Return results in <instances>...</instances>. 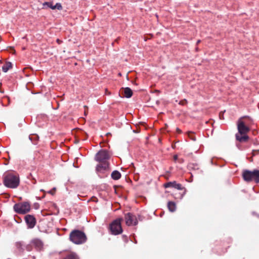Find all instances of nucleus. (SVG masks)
I'll return each instance as SVG.
<instances>
[{
    "mask_svg": "<svg viewBox=\"0 0 259 259\" xmlns=\"http://www.w3.org/2000/svg\"><path fill=\"white\" fill-rule=\"evenodd\" d=\"M110 158L109 152L105 150L99 151L96 155L95 160L100 163L97 165L96 170L100 178H104L108 176V172L109 171L108 160Z\"/></svg>",
    "mask_w": 259,
    "mask_h": 259,
    "instance_id": "1",
    "label": "nucleus"
},
{
    "mask_svg": "<svg viewBox=\"0 0 259 259\" xmlns=\"http://www.w3.org/2000/svg\"><path fill=\"white\" fill-rule=\"evenodd\" d=\"M4 185L7 188L15 189L20 183L19 176L13 171L7 172L3 176Z\"/></svg>",
    "mask_w": 259,
    "mask_h": 259,
    "instance_id": "2",
    "label": "nucleus"
},
{
    "mask_svg": "<svg viewBox=\"0 0 259 259\" xmlns=\"http://www.w3.org/2000/svg\"><path fill=\"white\" fill-rule=\"evenodd\" d=\"M238 133L236 134V140L240 142H245L249 139L247 134L249 132L250 128L241 119L237 122Z\"/></svg>",
    "mask_w": 259,
    "mask_h": 259,
    "instance_id": "3",
    "label": "nucleus"
},
{
    "mask_svg": "<svg viewBox=\"0 0 259 259\" xmlns=\"http://www.w3.org/2000/svg\"><path fill=\"white\" fill-rule=\"evenodd\" d=\"M69 238L71 241L76 244H83L87 239L84 233L78 230L72 231L70 234Z\"/></svg>",
    "mask_w": 259,
    "mask_h": 259,
    "instance_id": "4",
    "label": "nucleus"
},
{
    "mask_svg": "<svg viewBox=\"0 0 259 259\" xmlns=\"http://www.w3.org/2000/svg\"><path fill=\"white\" fill-rule=\"evenodd\" d=\"M242 177L244 181L246 182L254 181L256 183H259V170H244L242 172Z\"/></svg>",
    "mask_w": 259,
    "mask_h": 259,
    "instance_id": "5",
    "label": "nucleus"
},
{
    "mask_svg": "<svg viewBox=\"0 0 259 259\" xmlns=\"http://www.w3.org/2000/svg\"><path fill=\"white\" fill-rule=\"evenodd\" d=\"M122 221V218H119L113 221L111 223L109 228L112 234L116 235L120 234L122 232V229L121 226V222Z\"/></svg>",
    "mask_w": 259,
    "mask_h": 259,
    "instance_id": "6",
    "label": "nucleus"
},
{
    "mask_svg": "<svg viewBox=\"0 0 259 259\" xmlns=\"http://www.w3.org/2000/svg\"><path fill=\"white\" fill-rule=\"evenodd\" d=\"M33 247L37 251H41L44 249V243L38 238H34L32 239L30 243L26 246V249L29 251H31Z\"/></svg>",
    "mask_w": 259,
    "mask_h": 259,
    "instance_id": "7",
    "label": "nucleus"
},
{
    "mask_svg": "<svg viewBox=\"0 0 259 259\" xmlns=\"http://www.w3.org/2000/svg\"><path fill=\"white\" fill-rule=\"evenodd\" d=\"M14 209L18 213L25 214L29 211L30 205L26 202L19 203L14 205Z\"/></svg>",
    "mask_w": 259,
    "mask_h": 259,
    "instance_id": "8",
    "label": "nucleus"
},
{
    "mask_svg": "<svg viewBox=\"0 0 259 259\" xmlns=\"http://www.w3.org/2000/svg\"><path fill=\"white\" fill-rule=\"evenodd\" d=\"M125 224L127 226H135L138 224V221L135 215L131 213H127L124 217Z\"/></svg>",
    "mask_w": 259,
    "mask_h": 259,
    "instance_id": "9",
    "label": "nucleus"
},
{
    "mask_svg": "<svg viewBox=\"0 0 259 259\" xmlns=\"http://www.w3.org/2000/svg\"><path fill=\"white\" fill-rule=\"evenodd\" d=\"M25 220L28 228H33L36 224L35 219L33 215L29 214L26 215L25 217Z\"/></svg>",
    "mask_w": 259,
    "mask_h": 259,
    "instance_id": "10",
    "label": "nucleus"
},
{
    "mask_svg": "<svg viewBox=\"0 0 259 259\" xmlns=\"http://www.w3.org/2000/svg\"><path fill=\"white\" fill-rule=\"evenodd\" d=\"M165 188L172 187L178 190H182L184 188L180 184L177 183L176 181L168 182L164 184Z\"/></svg>",
    "mask_w": 259,
    "mask_h": 259,
    "instance_id": "11",
    "label": "nucleus"
},
{
    "mask_svg": "<svg viewBox=\"0 0 259 259\" xmlns=\"http://www.w3.org/2000/svg\"><path fill=\"white\" fill-rule=\"evenodd\" d=\"M123 94L126 98H130L133 95V92L130 88H125L123 89Z\"/></svg>",
    "mask_w": 259,
    "mask_h": 259,
    "instance_id": "12",
    "label": "nucleus"
},
{
    "mask_svg": "<svg viewBox=\"0 0 259 259\" xmlns=\"http://www.w3.org/2000/svg\"><path fill=\"white\" fill-rule=\"evenodd\" d=\"M167 207L171 212H174L176 210V204L173 201H169L167 203Z\"/></svg>",
    "mask_w": 259,
    "mask_h": 259,
    "instance_id": "13",
    "label": "nucleus"
},
{
    "mask_svg": "<svg viewBox=\"0 0 259 259\" xmlns=\"http://www.w3.org/2000/svg\"><path fill=\"white\" fill-rule=\"evenodd\" d=\"M121 177L120 173L117 170L113 171L111 174V178L115 180L119 179Z\"/></svg>",
    "mask_w": 259,
    "mask_h": 259,
    "instance_id": "14",
    "label": "nucleus"
},
{
    "mask_svg": "<svg viewBox=\"0 0 259 259\" xmlns=\"http://www.w3.org/2000/svg\"><path fill=\"white\" fill-rule=\"evenodd\" d=\"M12 67V64L10 62H7L3 66L2 70L4 72H7Z\"/></svg>",
    "mask_w": 259,
    "mask_h": 259,
    "instance_id": "15",
    "label": "nucleus"
},
{
    "mask_svg": "<svg viewBox=\"0 0 259 259\" xmlns=\"http://www.w3.org/2000/svg\"><path fill=\"white\" fill-rule=\"evenodd\" d=\"M188 168L189 170H196L199 169V166L195 163H189L188 165Z\"/></svg>",
    "mask_w": 259,
    "mask_h": 259,
    "instance_id": "16",
    "label": "nucleus"
},
{
    "mask_svg": "<svg viewBox=\"0 0 259 259\" xmlns=\"http://www.w3.org/2000/svg\"><path fill=\"white\" fill-rule=\"evenodd\" d=\"M64 259H79V258L76 253L71 252L68 254Z\"/></svg>",
    "mask_w": 259,
    "mask_h": 259,
    "instance_id": "17",
    "label": "nucleus"
},
{
    "mask_svg": "<svg viewBox=\"0 0 259 259\" xmlns=\"http://www.w3.org/2000/svg\"><path fill=\"white\" fill-rule=\"evenodd\" d=\"M29 139L32 141L33 144H37L38 137L37 135H30L29 136Z\"/></svg>",
    "mask_w": 259,
    "mask_h": 259,
    "instance_id": "18",
    "label": "nucleus"
},
{
    "mask_svg": "<svg viewBox=\"0 0 259 259\" xmlns=\"http://www.w3.org/2000/svg\"><path fill=\"white\" fill-rule=\"evenodd\" d=\"M16 247L17 249L20 251H23L24 250L23 248V243L22 242H17L15 244Z\"/></svg>",
    "mask_w": 259,
    "mask_h": 259,
    "instance_id": "19",
    "label": "nucleus"
},
{
    "mask_svg": "<svg viewBox=\"0 0 259 259\" xmlns=\"http://www.w3.org/2000/svg\"><path fill=\"white\" fill-rule=\"evenodd\" d=\"M47 6L48 7L50 8L52 10H54V6L53 5L52 2H45L43 4V6Z\"/></svg>",
    "mask_w": 259,
    "mask_h": 259,
    "instance_id": "20",
    "label": "nucleus"
},
{
    "mask_svg": "<svg viewBox=\"0 0 259 259\" xmlns=\"http://www.w3.org/2000/svg\"><path fill=\"white\" fill-rule=\"evenodd\" d=\"M55 9H58L59 10H61L62 9V6L60 3H57L54 7Z\"/></svg>",
    "mask_w": 259,
    "mask_h": 259,
    "instance_id": "21",
    "label": "nucleus"
},
{
    "mask_svg": "<svg viewBox=\"0 0 259 259\" xmlns=\"http://www.w3.org/2000/svg\"><path fill=\"white\" fill-rule=\"evenodd\" d=\"M187 101L186 100H184L183 101H181L180 102L179 104L181 105H185L187 103Z\"/></svg>",
    "mask_w": 259,
    "mask_h": 259,
    "instance_id": "22",
    "label": "nucleus"
},
{
    "mask_svg": "<svg viewBox=\"0 0 259 259\" xmlns=\"http://www.w3.org/2000/svg\"><path fill=\"white\" fill-rule=\"evenodd\" d=\"M174 160H175V161L177 160H178V155H174Z\"/></svg>",
    "mask_w": 259,
    "mask_h": 259,
    "instance_id": "23",
    "label": "nucleus"
},
{
    "mask_svg": "<svg viewBox=\"0 0 259 259\" xmlns=\"http://www.w3.org/2000/svg\"><path fill=\"white\" fill-rule=\"evenodd\" d=\"M123 238H124V239H125V241H127V237H126V236H123Z\"/></svg>",
    "mask_w": 259,
    "mask_h": 259,
    "instance_id": "24",
    "label": "nucleus"
},
{
    "mask_svg": "<svg viewBox=\"0 0 259 259\" xmlns=\"http://www.w3.org/2000/svg\"><path fill=\"white\" fill-rule=\"evenodd\" d=\"M201 40H198L197 42H196V44L198 45L199 44Z\"/></svg>",
    "mask_w": 259,
    "mask_h": 259,
    "instance_id": "25",
    "label": "nucleus"
},
{
    "mask_svg": "<svg viewBox=\"0 0 259 259\" xmlns=\"http://www.w3.org/2000/svg\"><path fill=\"white\" fill-rule=\"evenodd\" d=\"M191 139L192 140H193V141H195V138H192H192H191Z\"/></svg>",
    "mask_w": 259,
    "mask_h": 259,
    "instance_id": "26",
    "label": "nucleus"
},
{
    "mask_svg": "<svg viewBox=\"0 0 259 259\" xmlns=\"http://www.w3.org/2000/svg\"><path fill=\"white\" fill-rule=\"evenodd\" d=\"M196 51H198V48L197 47L196 48Z\"/></svg>",
    "mask_w": 259,
    "mask_h": 259,
    "instance_id": "27",
    "label": "nucleus"
},
{
    "mask_svg": "<svg viewBox=\"0 0 259 259\" xmlns=\"http://www.w3.org/2000/svg\"><path fill=\"white\" fill-rule=\"evenodd\" d=\"M86 114H87V111H86V110H85V111H84V114L85 115Z\"/></svg>",
    "mask_w": 259,
    "mask_h": 259,
    "instance_id": "28",
    "label": "nucleus"
},
{
    "mask_svg": "<svg viewBox=\"0 0 259 259\" xmlns=\"http://www.w3.org/2000/svg\"><path fill=\"white\" fill-rule=\"evenodd\" d=\"M49 193H50L52 194V191H50L49 192Z\"/></svg>",
    "mask_w": 259,
    "mask_h": 259,
    "instance_id": "29",
    "label": "nucleus"
},
{
    "mask_svg": "<svg viewBox=\"0 0 259 259\" xmlns=\"http://www.w3.org/2000/svg\"><path fill=\"white\" fill-rule=\"evenodd\" d=\"M108 93L107 90H106V94Z\"/></svg>",
    "mask_w": 259,
    "mask_h": 259,
    "instance_id": "30",
    "label": "nucleus"
}]
</instances>
